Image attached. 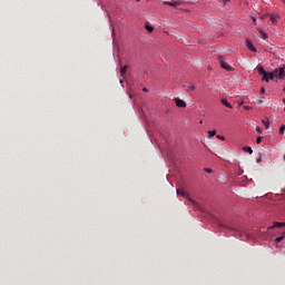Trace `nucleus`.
<instances>
[{
  "label": "nucleus",
  "instance_id": "nucleus-28",
  "mask_svg": "<svg viewBox=\"0 0 285 285\" xmlns=\"http://www.w3.org/2000/svg\"><path fill=\"white\" fill-rule=\"evenodd\" d=\"M188 202H190V204H194V199H190V200H188Z\"/></svg>",
  "mask_w": 285,
  "mask_h": 285
},
{
  "label": "nucleus",
  "instance_id": "nucleus-5",
  "mask_svg": "<svg viewBox=\"0 0 285 285\" xmlns=\"http://www.w3.org/2000/svg\"><path fill=\"white\" fill-rule=\"evenodd\" d=\"M174 106L178 108H186V101H183L181 99H174Z\"/></svg>",
  "mask_w": 285,
  "mask_h": 285
},
{
  "label": "nucleus",
  "instance_id": "nucleus-1",
  "mask_svg": "<svg viewBox=\"0 0 285 285\" xmlns=\"http://www.w3.org/2000/svg\"><path fill=\"white\" fill-rule=\"evenodd\" d=\"M256 73H261V76L273 75V76H276V79H284V77H285V66L276 69L273 72L264 71V67H258V68H256Z\"/></svg>",
  "mask_w": 285,
  "mask_h": 285
},
{
  "label": "nucleus",
  "instance_id": "nucleus-16",
  "mask_svg": "<svg viewBox=\"0 0 285 285\" xmlns=\"http://www.w3.org/2000/svg\"><path fill=\"white\" fill-rule=\"evenodd\" d=\"M207 135H209V136H212V137H218V136L214 135V130L207 131Z\"/></svg>",
  "mask_w": 285,
  "mask_h": 285
},
{
  "label": "nucleus",
  "instance_id": "nucleus-19",
  "mask_svg": "<svg viewBox=\"0 0 285 285\" xmlns=\"http://www.w3.org/2000/svg\"><path fill=\"white\" fill-rule=\"evenodd\" d=\"M278 132H281V135L284 134V126H281V129H278Z\"/></svg>",
  "mask_w": 285,
  "mask_h": 285
},
{
  "label": "nucleus",
  "instance_id": "nucleus-33",
  "mask_svg": "<svg viewBox=\"0 0 285 285\" xmlns=\"http://www.w3.org/2000/svg\"><path fill=\"white\" fill-rule=\"evenodd\" d=\"M283 91H285V89H283Z\"/></svg>",
  "mask_w": 285,
  "mask_h": 285
},
{
  "label": "nucleus",
  "instance_id": "nucleus-4",
  "mask_svg": "<svg viewBox=\"0 0 285 285\" xmlns=\"http://www.w3.org/2000/svg\"><path fill=\"white\" fill-rule=\"evenodd\" d=\"M261 76H263V81L264 82L272 81V79H276V75H272V73H264V75H261Z\"/></svg>",
  "mask_w": 285,
  "mask_h": 285
},
{
  "label": "nucleus",
  "instance_id": "nucleus-18",
  "mask_svg": "<svg viewBox=\"0 0 285 285\" xmlns=\"http://www.w3.org/2000/svg\"><path fill=\"white\" fill-rule=\"evenodd\" d=\"M186 89L194 91V86H186Z\"/></svg>",
  "mask_w": 285,
  "mask_h": 285
},
{
  "label": "nucleus",
  "instance_id": "nucleus-26",
  "mask_svg": "<svg viewBox=\"0 0 285 285\" xmlns=\"http://www.w3.org/2000/svg\"><path fill=\"white\" fill-rule=\"evenodd\" d=\"M141 92H148V89H141Z\"/></svg>",
  "mask_w": 285,
  "mask_h": 285
},
{
  "label": "nucleus",
  "instance_id": "nucleus-29",
  "mask_svg": "<svg viewBox=\"0 0 285 285\" xmlns=\"http://www.w3.org/2000/svg\"><path fill=\"white\" fill-rule=\"evenodd\" d=\"M244 109H249L248 107H244Z\"/></svg>",
  "mask_w": 285,
  "mask_h": 285
},
{
  "label": "nucleus",
  "instance_id": "nucleus-30",
  "mask_svg": "<svg viewBox=\"0 0 285 285\" xmlns=\"http://www.w3.org/2000/svg\"><path fill=\"white\" fill-rule=\"evenodd\" d=\"M281 102H285V100H281Z\"/></svg>",
  "mask_w": 285,
  "mask_h": 285
},
{
  "label": "nucleus",
  "instance_id": "nucleus-23",
  "mask_svg": "<svg viewBox=\"0 0 285 285\" xmlns=\"http://www.w3.org/2000/svg\"><path fill=\"white\" fill-rule=\"evenodd\" d=\"M256 105H264L263 100H256Z\"/></svg>",
  "mask_w": 285,
  "mask_h": 285
},
{
  "label": "nucleus",
  "instance_id": "nucleus-11",
  "mask_svg": "<svg viewBox=\"0 0 285 285\" xmlns=\"http://www.w3.org/2000/svg\"><path fill=\"white\" fill-rule=\"evenodd\" d=\"M178 196H183V198H187L186 191H181V189H178Z\"/></svg>",
  "mask_w": 285,
  "mask_h": 285
},
{
  "label": "nucleus",
  "instance_id": "nucleus-17",
  "mask_svg": "<svg viewBox=\"0 0 285 285\" xmlns=\"http://www.w3.org/2000/svg\"><path fill=\"white\" fill-rule=\"evenodd\" d=\"M244 153L250 154V147H244Z\"/></svg>",
  "mask_w": 285,
  "mask_h": 285
},
{
  "label": "nucleus",
  "instance_id": "nucleus-20",
  "mask_svg": "<svg viewBox=\"0 0 285 285\" xmlns=\"http://www.w3.org/2000/svg\"><path fill=\"white\" fill-rule=\"evenodd\" d=\"M254 132H256V135L262 134V131H259V127H256V130H254Z\"/></svg>",
  "mask_w": 285,
  "mask_h": 285
},
{
  "label": "nucleus",
  "instance_id": "nucleus-12",
  "mask_svg": "<svg viewBox=\"0 0 285 285\" xmlns=\"http://www.w3.org/2000/svg\"><path fill=\"white\" fill-rule=\"evenodd\" d=\"M258 36H261V38L263 39H267V33H264V30H261V35Z\"/></svg>",
  "mask_w": 285,
  "mask_h": 285
},
{
  "label": "nucleus",
  "instance_id": "nucleus-3",
  "mask_svg": "<svg viewBox=\"0 0 285 285\" xmlns=\"http://www.w3.org/2000/svg\"><path fill=\"white\" fill-rule=\"evenodd\" d=\"M219 68H223V70L230 71V66L226 65V61H223V56H219Z\"/></svg>",
  "mask_w": 285,
  "mask_h": 285
},
{
  "label": "nucleus",
  "instance_id": "nucleus-32",
  "mask_svg": "<svg viewBox=\"0 0 285 285\" xmlns=\"http://www.w3.org/2000/svg\"><path fill=\"white\" fill-rule=\"evenodd\" d=\"M223 2H226V0H223Z\"/></svg>",
  "mask_w": 285,
  "mask_h": 285
},
{
  "label": "nucleus",
  "instance_id": "nucleus-6",
  "mask_svg": "<svg viewBox=\"0 0 285 285\" xmlns=\"http://www.w3.org/2000/svg\"><path fill=\"white\" fill-rule=\"evenodd\" d=\"M244 45L248 47V50L255 52V47L250 46V40H244Z\"/></svg>",
  "mask_w": 285,
  "mask_h": 285
},
{
  "label": "nucleus",
  "instance_id": "nucleus-7",
  "mask_svg": "<svg viewBox=\"0 0 285 285\" xmlns=\"http://www.w3.org/2000/svg\"><path fill=\"white\" fill-rule=\"evenodd\" d=\"M273 228H285V223L275 222L273 223Z\"/></svg>",
  "mask_w": 285,
  "mask_h": 285
},
{
  "label": "nucleus",
  "instance_id": "nucleus-10",
  "mask_svg": "<svg viewBox=\"0 0 285 285\" xmlns=\"http://www.w3.org/2000/svg\"><path fill=\"white\" fill-rule=\"evenodd\" d=\"M219 228H225L227 230H233L229 226L224 225L223 223H219Z\"/></svg>",
  "mask_w": 285,
  "mask_h": 285
},
{
  "label": "nucleus",
  "instance_id": "nucleus-15",
  "mask_svg": "<svg viewBox=\"0 0 285 285\" xmlns=\"http://www.w3.org/2000/svg\"><path fill=\"white\" fill-rule=\"evenodd\" d=\"M268 21L273 22V23H276V17H271L268 18Z\"/></svg>",
  "mask_w": 285,
  "mask_h": 285
},
{
  "label": "nucleus",
  "instance_id": "nucleus-13",
  "mask_svg": "<svg viewBox=\"0 0 285 285\" xmlns=\"http://www.w3.org/2000/svg\"><path fill=\"white\" fill-rule=\"evenodd\" d=\"M145 31H147V32H153V27H150V26H145Z\"/></svg>",
  "mask_w": 285,
  "mask_h": 285
},
{
  "label": "nucleus",
  "instance_id": "nucleus-2",
  "mask_svg": "<svg viewBox=\"0 0 285 285\" xmlns=\"http://www.w3.org/2000/svg\"><path fill=\"white\" fill-rule=\"evenodd\" d=\"M161 4L169 6L170 8H177L181 6V1H164Z\"/></svg>",
  "mask_w": 285,
  "mask_h": 285
},
{
  "label": "nucleus",
  "instance_id": "nucleus-25",
  "mask_svg": "<svg viewBox=\"0 0 285 285\" xmlns=\"http://www.w3.org/2000/svg\"><path fill=\"white\" fill-rule=\"evenodd\" d=\"M264 92H265L264 88H261V95H264Z\"/></svg>",
  "mask_w": 285,
  "mask_h": 285
},
{
  "label": "nucleus",
  "instance_id": "nucleus-8",
  "mask_svg": "<svg viewBox=\"0 0 285 285\" xmlns=\"http://www.w3.org/2000/svg\"><path fill=\"white\" fill-rule=\"evenodd\" d=\"M128 71V66L120 67V78H124V73Z\"/></svg>",
  "mask_w": 285,
  "mask_h": 285
},
{
  "label": "nucleus",
  "instance_id": "nucleus-31",
  "mask_svg": "<svg viewBox=\"0 0 285 285\" xmlns=\"http://www.w3.org/2000/svg\"><path fill=\"white\" fill-rule=\"evenodd\" d=\"M137 2H140V0H137Z\"/></svg>",
  "mask_w": 285,
  "mask_h": 285
},
{
  "label": "nucleus",
  "instance_id": "nucleus-27",
  "mask_svg": "<svg viewBox=\"0 0 285 285\" xmlns=\"http://www.w3.org/2000/svg\"><path fill=\"white\" fill-rule=\"evenodd\" d=\"M205 171H207V173H209V174H210V169H209V168H207V170H205Z\"/></svg>",
  "mask_w": 285,
  "mask_h": 285
},
{
  "label": "nucleus",
  "instance_id": "nucleus-24",
  "mask_svg": "<svg viewBox=\"0 0 285 285\" xmlns=\"http://www.w3.org/2000/svg\"><path fill=\"white\" fill-rule=\"evenodd\" d=\"M213 137H215V139H219V140L224 139L223 136H213Z\"/></svg>",
  "mask_w": 285,
  "mask_h": 285
},
{
  "label": "nucleus",
  "instance_id": "nucleus-21",
  "mask_svg": "<svg viewBox=\"0 0 285 285\" xmlns=\"http://www.w3.org/2000/svg\"><path fill=\"white\" fill-rule=\"evenodd\" d=\"M264 129H267V120H263Z\"/></svg>",
  "mask_w": 285,
  "mask_h": 285
},
{
  "label": "nucleus",
  "instance_id": "nucleus-9",
  "mask_svg": "<svg viewBox=\"0 0 285 285\" xmlns=\"http://www.w3.org/2000/svg\"><path fill=\"white\" fill-rule=\"evenodd\" d=\"M219 104H222L223 107H227V109H230V104L226 102V99L219 100Z\"/></svg>",
  "mask_w": 285,
  "mask_h": 285
},
{
  "label": "nucleus",
  "instance_id": "nucleus-22",
  "mask_svg": "<svg viewBox=\"0 0 285 285\" xmlns=\"http://www.w3.org/2000/svg\"><path fill=\"white\" fill-rule=\"evenodd\" d=\"M259 141H262L261 137H256V145H259Z\"/></svg>",
  "mask_w": 285,
  "mask_h": 285
},
{
  "label": "nucleus",
  "instance_id": "nucleus-14",
  "mask_svg": "<svg viewBox=\"0 0 285 285\" xmlns=\"http://www.w3.org/2000/svg\"><path fill=\"white\" fill-rule=\"evenodd\" d=\"M276 244H279V242L284 240V236H281V237H276Z\"/></svg>",
  "mask_w": 285,
  "mask_h": 285
},
{
  "label": "nucleus",
  "instance_id": "nucleus-34",
  "mask_svg": "<svg viewBox=\"0 0 285 285\" xmlns=\"http://www.w3.org/2000/svg\"><path fill=\"white\" fill-rule=\"evenodd\" d=\"M283 109H285V108H283Z\"/></svg>",
  "mask_w": 285,
  "mask_h": 285
}]
</instances>
